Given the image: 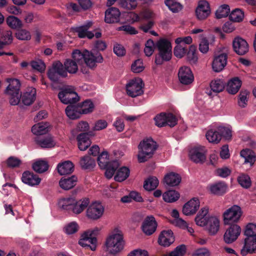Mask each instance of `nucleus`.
Listing matches in <instances>:
<instances>
[{
    "instance_id": "nucleus-1",
    "label": "nucleus",
    "mask_w": 256,
    "mask_h": 256,
    "mask_svg": "<svg viewBox=\"0 0 256 256\" xmlns=\"http://www.w3.org/2000/svg\"><path fill=\"white\" fill-rule=\"evenodd\" d=\"M90 204V200L88 198H82L76 200L73 197L62 198L58 201V205L60 208L68 211L72 212L74 214H80Z\"/></svg>"
},
{
    "instance_id": "nucleus-2",
    "label": "nucleus",
    "mask_w": 256,
    "mask_h": 256,
    "mask_svg": "<svg viewBox=\"0 0 256 256\" xmlns=\"http://www.w3.org/2000/svg\"><path fill=\"white\" fill-rule=\"evenodd\" d=\"M72 60L76 62L78 65H81L84 62L89 67H94L96 63H102L103 58L100 53L90 52L87 50L80 52L76 50L72 52Z\"/></svg>"
},
{
    "instance_id": "nucleus-3",
    "label": "nucleus",
    "mask_w": 256,
    "mask_h": 256,
    "mask_svg": "<svg viewBox=\"0 0 256 256\" xmlns=\"http://www.w3.org/2000/svg\"><path fill=\"white\" fill-rule=\"evenodd\" d=\"M94 108V104L90 100H86L76 105H68L66 108V116L72 120L80 117L82 114L92 112Z\"/></svg>"
},
{
    "instance_id": "nucleus-4",
    "label": "nucleus",
    "mask_w": 256,
    "mask_h": 256,
    "mask_svg": "<svg viewBox=\"0 0 256 256\" xmlns=\"http://www.w3.org/2000/svg\"><path fill=\"white\" fill-rule=\"evenodd\" d=\"M138 160L144 162L151 158L157 149L156 143L152 138L144 139L138 146Z\"/></svg>"
},
{
    "instance_id": "nucleus-5",
    "label": "nucleus",
    "mask_w": 256,
    "mask_h": 256,
    "mask_svg": "<svg viewBox=\"0 0 256 256\" xmlns=\"http://www.w3.org/2000/svg\"><path fill=\"white\" fill-rule=\"evenodd\" d=\"M158 50V56H156L155 62L160 65L164 61L170 60L172 56V47L170 42L166 39L161 38L156 44Z\"/></svg>"
},
{
    "instance_id": "nucleus-6",
    "label": "nucleus",
    "mask_w": 256,
    "mask_h": 256,
    "mask_svg": "<svg viewBox=\"0 0 256 256\" xmlns=\"http://www.w3.org/2000/svg\"><path fill=\"white\" fill-rule=\"evenodd\" d=\"M106 244L108 250L112 254H116L120 252L124 246L122 232L115 229L114 232L106 239Z\"/></svg>"
},
{
    "instance_id": "nucleus-7",
    "label": "nucleus",
    "mask_w": 256,
    "mask_h": 256,
    "mask_svg": "<svg viewBox=\"0 0 256 256\" xmlns=\"http://www.w3.org/2000/svg\"><path fill=\"white\" fill-rule=\"evenodd\" d=\"M99 231L100 229L96 228L93 230L84 232L78 241L79 244L83 247L90 246L92 250H94L97 242L96 236L98 234Z\"/></svg>"
},
{
    "instance_id": "nucleus-8",
    "label": "nucleus",
    "mask_w": 256,
    "mask_h": 256,
    "mask_svg": "<svg viewBox=\"0 0 256 256\" xmlns=\"http://www.w3.org/2000/svg\"><path fill=\"white\" fill-rule=\"evenodd\" d=\"M144 84L140 78L130 80L126 84V90L129 96H140L144 94Z\"/></svg>"
},
{
    "instance_id": "nucleus-9",
    "label": "nucleus",
    "mask_w": 256,
    "mask_h": 256,
    "mask_svg": "<svg viewBox=\"0 0 256 256\" xmlns=\"http://www.w3.org/2000/svg\"><path fill=\"white\" fill-rule=\"evenodd\" d=\"M242 214L240 206L234 205L228 208L223 214L224 220L225 224H230L232 222H238Z\"/></svg>"
},
{
    "instance_id": "nucleus-10",
    "label": "nucleus",
    "mask_w": 256,
    "mask_h": 256,
    "mask_svg": "<svg viewBox=\"0 0 256 256\" xmlns=\"http://www.w3.org/2000/svg\"><path fill=\"white\" fill-rule=\"evenodd\" d=\"M104 212V208L98 202H94L90 204L86 211V216L90 220L100 218Z\"/></svg>"
},
{
    "instance_id": "nucleus-11",
    "label": "nucleus",
    "mask_w": 256,
    "mask_h": 256,
    "mask_svg": "<svg viewBox=\"0 0 256 256\" xmlns=\"http://www.w3.org/2000/svg\"><path fill=\"white\" fill-rule=\"evenodd\" d=\"M211 13L209 3L206 0H200L198 3L195 10V16L199 20L206 19Z\"/></svg>"
},
{
    "instance_id": "nucleus-12",
    "label": "nucleus",
    "mask_w": 256,
    "mask_h": 256,
    "mask_svg": "<svg viewBox=\"0 0 256 256\" xmlns=\"http://www.w3.org/2000/svg\"><path fill=\"white\" fill-rule=\"evenodd\" d=\"M240 232L241 228L238 225L230 224L224 234V240L226 244H232L237 240Z\"/></svg>"
},
{
    "instance_id": "nucleus-13",
    "label": "nucleus",
    "mask_w": 256,
    "mask_h": 256,
    "mask_svg": "<svg viewBox=\"0 0 256 256\" xmlns=\"http://www.w3.org/2000/svg\"><path fill=\"white\" fill-rule=\"evenodd\" d=\"M178 78L184 85H189L194 81V76L191 69L186 66L180 67L178 70Z\"/></svg>"
},
{
    "instance_id": "nucleus-14",
    "label": "nucleus",
    "mask_w": 256,
    "mask_h": 256,
    "mask_svg": "<svg viewBox=\"0 0 256 256\" xmlns=\"http://www.w3.org/2000/svg\"><path fill=\"white\" fill-rule=\"evenodd\" d=\"M6 82L8 85L4 90V94L10 96H18L20 94V82L16 78H8Z\"/></svg>"
},
{
    "instance_id": "nucleus-15",
    "label": "nucleus",
    "mask_w": 256,
    "mask_h": 256,
    "mask_svg": "<svg viewBox=\"0 0 256 256\" xmlns=\"http://www.w3.org/2000/svg\"><path fill=\"white\" fill-rule=\"evenodd\" d=\"M232 47L234 52L240 56L245 54L249 50V46L246 41L240 37L234 38L232 42Z\"/></svg>"
},
{
    "instance_id": "nucleus-16",
    "label": "nucleus",
    "mask_w": 256,
    "mask_h": 256,
    "mask_svg": "<svg viewBox=\"0 0 256 256\" xmlns=\"http://www.w3.org/2000/svg\"><path fill=\"white\" fill-rule=\"evenodd\" d=\"M158 226L155 218L152 216H147L144 220L142 228L143 232L150 236L155 232Z\"/></svg>"
},
{
    "instance_id": "nucleus-17",
    "label": "nucleus",
    "mask_w": 256,
    "mask_h": 256,
    "mask_svg": "<svg viewBox=\"0 0 256 256\" xmlns=\"http://www.w3.org/2000/svg\"><path fill=\"white\" fill-rule=\"evenodd\" d=\"M93 22L91 20H88L83 25L79 26H76L72 28L74 31L78 33V36L80 38H88L90 39L94 36V34L88 31V29L92 26Z\"/></svg>"
},
{
    "instance_id": "nucleus-18",
    "label": "nucleus",
    "mask_w": 256,
    "mask_h": 256,
    "mask_svg": "<svg viewBox=\"0 0 256 256\" xmlns=\"http://www.w3.org/2000/svg\"><path fill=\"white\" fill-rule=\"evenodd\" d=\"M174 241V233L171 230H163L160 233L158 242L160 245L164 247L168 246Z\"/></svg>"
},
{
    "instance_id": "nucleus-19",
    "label": "nucleus",
    "mask_w": 256,
    "mask_h": 256,
    "mask_svg": "<svg viewBox=\"0 0 256 256\" xmlns=\"http://www.w3.org/2000/svg\"><path fill=\"white\" fill-rule=\"evenodd\" d=\"M227 54H221L216 56L212 63V68L215 72H221L226 66L227 64Z\"/></svg>"
},
{
    "instance_id": "nucleus-20",
    "label": "nucleus",
    "mask_w": 256,
    "mask_h": 256,
    "mask_svg": "<svg viewBox=\"0 0 256 256\" xmlns=\"http://www.w3.org/2000/svg\"><path fill=\"white\" fill-rule=\"evenodd\" d=\"M22 182L31 186H37L41 182L40 178L33 172L26 170L23 172L22 177Z\"/></svg>"
},
{
    "instance_id": "nucleus-21",
    "label": "nucleus",
    "mask_w": 256,
    "mask_h": 256,
    "mask_svg": "<svg viewBox=\"0 0 256 256\" xmlns=\"http://www.w3.org/2000/svg\"><path fill=\"white\" fill-rule=\"evenodd\" d=\"M199 207V200L194 198L184 204L182 208V212L186 216L192 215L196 212Z\"/></svg>"
},
{
    "instance_id": "nucleus-22",
    "label": "nucleus",
    "mask_w": 256,
    "mask_h": 256,
    "mask_svg": "<svg viewBox=\"0 0 256 256\" xmlns=\"http://www.w3.org/2000/svg\"><path fill=\"white\" fill-rule=\"evenodd\" d=\"M189 155L190 160L195 163L202 164L206 158L202 147H194L192 148L190 151Z\"/></svg>"
},
{
    "instance_id": "nucleus-23",
    "label": "nucleus",
    "mask_w": 256,
    "mask_h": 256,
    "mask_svg": "<svg viewBox=\"0 0 256 256\" xmlns=\"http://www.w3.org/2000/svg\"><path fill=\"white\" fill-rule=\"evenodd\" d=\"M34 142L42 148H52L56 144L53 138L50 135L36 136L34 138Z\"/></svg>"
},
{
    "instance_id": "nucleus-24",
    "label": "nucleus",
    "mask_w": 256,
    "mask_h": 256,
    "mask_svg": "<svg viewBox=\"0 0 256 256\" xmlns=\"http://www.w3.org/2000/svg\"><path fill=\"white\" fill-rule=\"evenodd\" d=\"M228 186L226 184L222 181H219L209 186L210 192L216 196H222L228 191Z\"/></svg>"
},
{
    "instance_id": "nucleus-25",
    "label": "nucleus",
    "mask_w": 256,
    "mask_h": 256,
    "mask_svg": "<svg viewBox=\"0 0 256 256\" xmlns=\"http://www.w3.org/2000/svg\"><path fill=\"white\" fill-rule=\"evenodd\" d=\"M256 253V238H245L244 246L241 250L240 254L245 256L248 254Z\"/></svg>"
},
{
    "instance_id": "nucleus-26",
    "label": "nucleus",
    "mask_w": 256,
    "mask_h": 256,
    "mask_svg": "<svg viewBox=\"0 0 256 256\" xmlns=\"http://www.w3.org/2000/svg\"><path fill=\"white\" fill-rule=\"evenodd\" d=\"M78 178L74 176H64L59 182L60 188L64 190H68L73 188L77 184Z\"/></svg>"
},
{
    "instance_id": "nucleus-27",
    "label": "nucleus",
    "mask_w": 256,
    "mask_h": 256,
    "mask_svg": "<svg viewBox=\"0 0 256 256\" xmlns=\"http://www.w3.org/2000/svg\"><path fill=\"white\" fill-rule=\"evenodd\" d=\"M120 14L118 9L113 7L110 8L105 12V22L110 24L118 22Z\"/></svg>"
},
{
    "instance_id": "nucleus-28",
    "label": "nucleus",
    "mask_w": 256,
    "mask_h": 256,
    "mask_svg": "<svg viewBox=\"0 0 256 256\" xmlns=\"http://www.w3.org/2000/svg\"><path fill=\"white\" fill-rule=\"evenodd\" d=\"M181 180V177L178 174L170 172L164 176V184L169 186H174L178 185Z\"/></svg>"
},
{
    "instance_id": "nucleus-29",
    "label": "nucleus",
    "mask_w": 256,
    "mask_h": 256,
    "mask_svg": "<svg viewBox=\"0 0 256 256\" xmlns=\"http://www.w3.org/2000/svg\"><path fill=\"white\" fill-rule=\"evenodd\" d=\"M240 155L244 159V164H249L252 166L256 161V156L254 152L250 149H244L241 150Z\"/></svg>"
},
{
    "instance_id": "nucleus-30",
    "label": "nucleus",
    "mask_w": 256,
    "mask_h": 256,
    "mask_svg": "<svg viewBox=\"0 0 256 256\" xmlns=\"http://www.w3.org/2000/svg\"><path fill=\"white\" fill-rule=\"evenodd\" d=\"M242 82L238 77L230 80L226 86V90L230 94H235L240 90Z\"/></svg>"
},
{
    "instance_id": "nucleus-31",
    "label": "nucleus",
    "mask_w": 256,
    "mask_h": 256,
    "mask_svg": "<svg viewBox=\"0 0 256 256\" xmlns=\"http://www.w3.org/2000/svg\"><path fill=\"white\" fill-rule=\"evenodd\" d=\"M58 173L60 175H66L71 174L74 170V165L70 160H66L60 163L57 166Z\"/></svg>"
},
{
    "instance_id": "nucleus-32",
    "label": "nucleus",
    "mask_w": 256,
    "mask_h": 256,
    "mask_svg": "<svg viewBox=\"0 0 256 256\" xmlns=\"http://www.w3.org/2000/svg\"><path fill=\"white\" fill-rule=\"evenodd\" d=\"M80 164L82 170L90 171L96 166V162L90 156L86 155L81 158Z\"/></svg>"
},
{
    "instance_id": "nucleus-33",
    "label": "nucleus",
    "mask_w": 256,
    "mask_h": 256,
    "mask_svg": "<svg viewBox=\"0 0 256 256\" xmlns=\"http://www.w3.org/2000/svg\"><path fill=\"white\" fill-rule=\"evenodd\" d=\"M49 124L48 122H39L32 128V132L36 136H44L48 130Z\"/></svg>"
},
{
    "instance_id": "nucleus-34",
    "label": "nucleus",
    "mask_w": 256,
    "mask_h": 256,
    "mask_svg": "<svg viewBox=\"0 0 256 256\" xmlns=\"http://www.w3.org/2000/svg\"><path fill=\"white\" fill-rule=\"evenodd\" d=\"M119 165L118 162L116 160L111 161L106 166H101L100 168L106 169L105 176L108 179H110L114 176Z\"/></svg>"
},
{
    "instance_id": "nucleus-35",
    "label": "nucleus",
    "mask_w": 256,
    "mask_h": 256,
    "mask_svg": "<svg viewBox=\"0 0 256 256\" xmlns=\"http://www.w3.org/2000/svg\"><path fill=\"white\" fill-rule=\"evenodd\" d=\"M206 226L209 232L212 234H216L219 230L220 220L216 216H210L208 218V223Z\"/></svg>"
},
{
    "instance_id": "nucleus-36",
    "label": "nucleus",
    "mask_w": 256,
    "mask_h": 256,
    "mask_svg": "<svg viewBox=\"0 0 256 256\" xmlns=\"http://www.w3.org/2000/svg\"><path fill=\"white\" fill-rule=\"evenodd\" d=\"M130 173V170L128 168L122 166L117 170L114 179L118 182H123L128 177Z\"/></svg>"
},
{
    "instance_id": "nucleus-37",
    "label": "nucleus",
    "mask_w": 256,
    "mask_h": 256,
    "mask_svg": "<svg viewBox=\"0 0 256 256\" xmlns=\"http://www.w3.org/2000/svg\"><path fill=\"white\" fill-rule=\"evenodd\" d=\"M163 200L168 202H173L176 201L180 196L179 192L175 190H169L165 192L163 195Z\"/></svg>"
},
{
    "instance_id": "nucleus-38",
    "label": "nucleus",
    "mask_w": 256,
    "mask_h": 256,
    "mask_svg": "<svg viewBox=\"0 0 256 256\" xmlns=\"http://www.w3.org/2000/svg\"><path fill=\"white\" fill-rule=\"evenodd\" d=\"M158 180L156 176H150L144 182V188L148 191H151L158 186Z\"/></svg>"
},
{
    "instance_id": "nucleus-39",
    "label": "nucleus",
    "mask_w": 256,
    "mask_h": 256,
    "mask_svg": "<svg viewBox=\"0 0 256 256\" xmlns=\"http://www.w3.org/2000/svg\"><path fill=\"white\" fill-rule=\"evenodd\" d=\"M206 136L208 140L211 143L218 144L220 140V136L216 129H210L206 133Z\"/></svg>"
},
{
    "instance_id": "nucleus-40",
    "label": "nucleus",
    "mask_w": 256,
    "mask_h": 256,
    "mask_svg": "<svg viewBox=\"0 0 256 256\" xmlns=\"http://www.w3.org/2000/svg\"><path fill=\"white\" fill-rule=\"evenodd\" d=\"M32 167L36 172L43 173L48 170V164L46 161L39 160L34 162Z\"/></svg>"
},
{
    "instance_id": "nucleus-41",
    "label": "nucleus",
    "mask_w": 256,
    "mask_h": 256,
    "mask_svg": "<svg viewBox=\"0 0 256 256\" xmlns=\"http://www.w3.org/2000/svg\"><path fill=\"white\" fill-rule=\"evenodd\" d=\"M8 25L13 29H16L22 26V23L20 20L14 16H8L6 20Z\"/></svg>"
},
{
    "instance_id": "nucleus-42",
    "label": "nucleus",
    "mask_w": 256,
    "mask_h": 256,
    "mask_svg": "<svg viewBox=\"0 0 256 256\" xmlns=\"http://www.w3.org/2000/svg\"><path fill=\"white\" fill-rule=\"evenodd\" d=\"M64 66L66 72L70 74H75L78 70V64L72 60H66L64 62Z\"/></svg>"
},
{
    "instance_id": "nucleus-43",
    "label": "nucleus",
    "mask_w": 256,
    "mask_h": 256,
    "mask_svg": "<svg viewBox=\"0 0 256 256\" xmlns=\"http://www.w3.org/2000/svg\"><path fill=\"white\" fill-rule=\"evenodd\" d=\"M217 132L220 136V140L224 138L225 140H230L232 137L231 130L226 126H219L216 128Z\"/></svg>"
},
{
    "instance_id": "nucleus-44",
    "label": "nucleus",
    "mask_w": 256,
    "mask_h": 256,
    "mask_svg": "<svg viewBox=\"0 0 256 256\" xmlns=\"http://www.w3.org/2000/svg\"><path fill=\"white\" fill-rule=\"evenodd\" d=\"M165 4L173 12H178L182 8V6L176 0H165Z\"/></svg>"
},
{
    "instance_id": "nucleus-45",
    "label": "nucleus",
    "mask_w": 256,
    "mask_h": 256,
    "mask_svg": "<svg viewBox=\"0 0 256 256\" xmlns=\"http://www.w3.org/2000/svg\"><path fill=\"white\" fill-rule=\"evenodd\" d=\"M94 135L93 131H89L87 132H82L78 135L76 140L78 142H82L83 144L90 143L91 144V140L90 137Z\"/></svg>"
},
{
    "instance_id": "nucleus-46",
    "label": "nucleus",
    "mask_w": 256,
    "mask_h": 256,
    "mask_svg": "<svg viewBox=\"0 0 256 256\" xmlns=\"http://www.w3.org/2000/svg\"><path fill=\"white\" fill-rule=\"evenodd\" d=\"M230 12V8L228 5L223 4L220 6L216 12L217 18H221L227 16Z\"/></svg>"
},
{
    "instance_id": "nucleus-47",
    "label": "nucleus",
    "mask_w": 256,
    "mask_h": 256,
    "mask_svg": "<svg viewBox=\"0 0 256 256\" xmlns=\"http://www.w3.org/2000/svg\"><path fill=\"white\" fill-rule=\"evenodd\" d=\"M238 184L244 188H248L252 184L250 177L246 174H242L238 178Z\"/></svg>"
},
{
    "instance_id": "nucleus-48",
    "label": "nucleus",
    "mask_w": 256,
    "mask_h": 256,
    "mask_svg": "<svg viewBox=\"0 0 256 256\" xmlns=\"http://www.w3.org/2000/svg\"><path fill=\"white\" fill-rule=\"evenodd\" d=\"M244 234L246 238H256V224L250 223L246 225Z\"/></svg>"
},
{
    "instance_id": "nucleus-49",
    "label": "nucleus",
    "mask_w": 256,
    "mask_h": 256,
    "mask_svg": "<svg viewBox=\"0 0 256 256\" xmlns=\"http://www.w3.org/2000/svg\"><path fill=\"white\" fill-rule=\"evenodd\" d=\"M244 18V12L238 8L232 10L230 14V19L233 22H241Z\"/></svg>"
},
{
    "instance_id": "nucleus-50",
    "label": "nucleus",
    "mask_w": 256,
    "mask_h": 256,
    "mask_svg": "<svg viewBox=\"0 0 256 256\" xmlns=\"http://www.w3.org/2000/svg\"><path fill=\"white\" fill-rule=\"evenodd\" d=\"M66 95H74L78 96L75 88L71 86H66L60 88L58 96H66Z\"/></svg>"
},
{
    "instance_id": "nucleus-51",
    "label": "nucleus",
    "mask_w": 256,
    "mask_h": 256,
    "mask_svg": "<svg viewBox=\"0 0 256 256\" xmlns=\"http://www.w3.org/2000/svg\"><path fill=\"white\" fill-rule=\"evenodd\" d=\"M54 68L58 74L60 76L66 77L67 76V72L64 68V65L60 62H54L52 66Z\"/></svg>"
},
{
    "instance_id": "nucleus-52",
    "label": "nucleus",
    "mask_w": 256,
    "mask_h": 256,
    "mask_svg": "<svg viewBox=\"0 0 256 256\" xmlns=\"http://www.w3.org/2000/svg\"><path fill=\"white\" fill-rule=\"evenodd\" d=\"M166 113L164 112H161L157 114L154 118L155 124L160 128L166 126Z\"/></svg>"
},
{
    "instance_id": "nucleus-53",
    "label": "nucleus",
    "mask_w": 256,
    "mask_h": 256,
    "mask_svg": "<svg viewBox=\"0 0 256 256\" xmlns=\"http://www.w3.org/2000/svg\"><path fill=\"white\" fill-rule=\"evenodd\" d=\"M136 0H120V6L126 9H134L137 6Z\"/></svg>"
},
{
    "instance_id": "nucleus-54",
    "label": "nucleus",
    "mask_w": 256,
    "mask_h": 256,
    "mask_svg": "<svg viewBox=\"0 0 256 256\" xmlns=\"http://www.w3.org/2000/svg\"><path fill=\"white\" fill-rule=\"evenodd\" d=\"M144 66L140 59L136 60L131 66V70L134 73H140L144 70Z\"/></svg>"
},
{
    "instance_id": "nucleus-55",
    "label": "nucleus",
    "mask_w": 256,
    "mask_h": 256,
    "mask_svg": "<svg viewBox=\"0 0 256 256\" xmlns=\"http://www.w3.org/2000/svg\"><path fill=\"white\" fill-rule=\"evenodd\" d=\"M108 152L106 151L102 152L97 158L98 164L100 167L106 166L110 162L108 161Z\"/></svg>"
},
{
    "instance_id": "nucleus-56",
    "label": "nucleus",
    "mask_w": 256,
    "mask_h": 256,
    "mask_svg": "<svg viewBox=\"0 0 256 256\" xmlns=\"http://www.w3.org/2000/svg\"><path fill=\"white\" fill-rule=\"evenodd\" d=\"M16 36L18 39L22 40H28L31 38L30 32L24 29L18 30L16 33Z\"/></svg>"
},
{
    "instance_id": "nucleus-57",
    "label": "nucleus",
    "mask_w": 256,
    "mask_h": 256,
    "mask_svg": "<svg viewBox=\"0 0 256 256\" xmlns=\"http://www.w3.org/2000/svg\"><path fill=\"white\" fill-rule=\"evenodd\" d=\"M2 42H0L4 45L10 44L13 40L12 32L10 30L4 32L2 34Z\"/></svg>"
},
{
    "instance_id": "nucleus-58",
    "label": "nucleus",
    "mask_w": 256,
    "mask_h": 256,
    "mask_svg": "<svg viewBox=\"0 0 256 256\" xmlns=\"http://www.w3.org/2000/svg\"><path fill=\"white\" fill-rule=\"evenodd\" d=\"M22 164V161L15 156H11L6 160V164L8 168H18Z\"/></svg>"
},
{
    "instance_id": "nucleus-59",
    "label": "nucleus",
    "mask_w": 256,
    "mask_h": 256,
    "mask_svg": "<svg viewBox=\"0 0 256 256\" xmlns=\"http://www.w3.org/2000/svg\"><path fill=\"white\" fill-rule=\"evenodd\" d=\"M154 44L153 40L150 39L147 40L145 44V48L144 52L147 56H150L152 55L154 52Z\"/></svg>"
},
{
    "instance_id": "nucleus-60",
    "label": "nucleus",
    "mask_w": 256,
    "mask_h": 256,
    "mask_svg": "<svg viewBox=\"0 0 256 256\" xmlns=\"http://www.w3.org/2000/svg\"><path fill=\"white\" fill-rule=\"evenodd\" d=\"M32 67L40 72H43L46 70V65L41 60H37L31 62Z\"/></svg>"
},
{
    "instance_id": "nucleus-61",
    "label": "nucleus",
    "mask_w": 256,
    "mask_h": 256,
    "mask_svg": "<svg viewBox=\"0 0 256 256\" xmlns=\"http://www.w3.org/2000/svg\"><path fill=\"white\" fill-rule=\"evenodd\" d=\"M187 58L188 60L192 63H195L198 60V57L196 54V48L194 46H191L187 54Z\"/></svg>"
},
{
    "instance_id": "nucleus-62",
    "label": "nucleus",
    "mask_w": 256,
    "mask_h": 256,
    "mask_svg": "<svg viewBox=\"0 0 256 256\" xmlns=\"http://www.w3.org/2000/svg\"><path fill=\"white\" fill-rule=\"evenodd\" d=\"M212 90L215 92H220L224 90V86L220 80L212 81L210 84Z\"/></svg>"
},
{
    "instance_id": "nucleus-63",
    "label": "nucleus",
    "mask_w": 256,
    "mask_h": 256,
    "mask_svg": "<svg viewBox=\"0 0 256 256\" xmlns=\"http://www.w3.org/2000/svg\"><path fill=\"white\" fill-rule=\"evenodd\" d=\"M186 250L185 245L182 244L176 246L174 250L170 253L172 256H183L186 252Z\"/></svg>"
},
{
    "instance_id": "nucleus-64",
    "label": "nucleus",
    "mask_w": 256,
    "mask_h": 256,
    "mask_svg": "<svg viewBox=\"0 0 256 256\" xmlns=\"http://www.w3.org/2000/svg\"><path fill=\"white\" fill-rule=\"evenodd\" d=\"M64 229L67 234H73L78 231V225L75 222H72L66 226Z\"/></svg>"
}]
</instances>
